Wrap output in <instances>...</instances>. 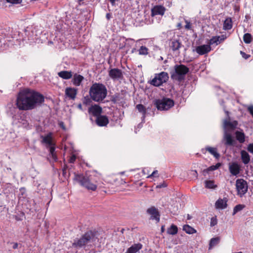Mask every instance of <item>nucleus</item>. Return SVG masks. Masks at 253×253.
<instances>
[{"label": "nucleus", "instance_id": "nucleus-1", "mask_svg": "<svg viewBox=\"0 0 253 253\" xmlns=\"http://www.w3.org/2000/svg\"><path fill=\"white\" fill-rule=\"evenodd\" d=\"M44 101L43 95L29 88L20 91L16 98V105L20 110H30Z\"/></svg>", "mask_w": 253, "mask_h": 253}, {"label": "nucleus", "instance_id": "nucleus-2", "mask_svg": "<svg viewBox=\"0 0 253 253\" xmlns=\"http://www.w3.org/2000/svg\"><path fill=\"white\" fill-rule=\"evenodd\" d=\"M96 233L95 231H88L79 238H76L72 243V247L77 249L85 248L95 241Z\"/></svg>", "mask_w": 253, "mask_h": 253}, {"label": "nucleus", "instance_id": "nucleus-3", "mask_svg": "<svg viewBox=\"0 0 253 253\" xmlns=\"http://www.w3.org/2000/svg\"><path fill=\"white\" fill-rule=\"evenodd\" d=\"M89 94L93 100L96 102H101L106 97L107 90L103 84L94 83L90 87Z\"/></svg>", "mask_w": 253, "mask_h": 253}, {"label": "nucleus", "instance_id": "nucleus-4", "mask_svg": "<svg viewBox=\"0 0 253 253\" xmlns=\"http://www.w3.org/2000/svg\"><path fill=\"white\" fill-rule=\"evenodd\" d=\"M74 180L88 190L95 191L97 188L96 182L92 179L91 175L75 173Z\"/></svg>", "mask_w": 253, "mask_h": 253}, {"label": "nucleus", "instance_id": "nucleus-5", "mask_svg": "<svg viewBox=\"0 0 253 253\" xmlns=\"http://www.w3.org/2000/svg\"><path fill=\"white\" fill-rule=\"evenodd\" d=\"M189 72V69L183 64H176L173 70L170 71L171 78L178 82L184 80L186 75Z\"/></svg>", "mask_w": 253, "mask_h": 253}, {"label": "nucleus", "instance_id": "nucleus-6", "mask_svg": "<svg viewBox=\"0 0 253 253\" xmlns=\"http://www.w3.org/2000/svg\"><path fill=\"white\" fill-rule=\"evenodd\" d=\"M154 104L159 110H168L173 106L174 101L168 98H163L155 100Z\"/></svg>", "mask_w": 253, "mask_h": 253}, {"label": "nucleus", "instance_id": "nucleus-7", "mask_svg": "<svg viewBox=\"0 0 253 253\" xmlns=\"http://www.w3.org/2000/svg\"><path fill=\"white\" fill-rule=\"evenodd\" d=\"M169 79L168 74L165 72H162L155 74V77L150 81V84L155 86H159L166 83Z\"/></svg>", "mask_w": 253, "mask_h": 253}, {"label": "nucleus", "instance_id": "nucleus-8", "mask_svg": "<svg viewBox=\"0 0 253 253\" xmlns=\"http://www.w3.org/2000/svg\"><path fill=\"white\" fill-rule=\"evenodd\" d=\"M236 188L238 195L242 197L248 191V185L247 182L244 179L240 178L236 180Z\"/></svg>", "mask_w": 253, "mask_h": 253}, {"label": "nucleus", "instance_id": "nucleus-9", "mask_svg": "<svg viewBox=\"0 0 253 253\" xmlns=\"http://www.w3.org/2000/svg\"><path fill=\"white\" fill-rule=\"evenodd\" d=\"M225 113L226 114L228 117H229V112L228 111H225ZM238 126V122L237 121H233L231 122L230 118L228 117V119H225L223 122V131L226 130L227 132H230L235 129Z\"/></svg>", "mask_w": 253, "mask_h": 253}, {"label": "nucleus", "instance_id": "nucleus-10", "mask_svg": "<svg viewBox=\"0 0 253 253\" xmlns=\"http://www.w3.org/2000/svg\"><path fill=\"white\" fill-rule=\"evenodd\" d=\"M222 142L225 146L227 147L234 146L236 143V140L231 133L226 130L223 131Z\"/></svg>", "mask_w": 253, "mask_h": 253}, {"label": "nucleus", "instance_id": "nucleus-11", "mask_svg": "<svg viewBox=\"0 0 253 253\" xmlns=\"http://www.w3.org/2000/svg\"><path fill=\"white\" fill-rule=\"evenodd\" d=\"M108 75L114 81L121 80L123 78V72L118 68L111 69L108 72Z\"/></svg>", "mask_w": 253, "mask_h": 253}, {"label": "nucleus", "instance_id": "nucleus-12", "mask_svg": "<svg viewBox=\"0 0 253 253\" xmlns=\"http://www.w3.org/2000/svg\"><path fill=\"white\" fill-rule=\"evenodd\" d=\"M146 212L151 215L150 219L155 220L157 222H159L160 220V214L158 210L154 206H152L148 208Z\"/></svg>", "mask_w": 253, "mask_h": 253}, {"label": "nucleus", "instance_id": "nucleus-13", "mask_svg": "<svg viewBox=\"0 0 253 253\" xmlns=\"http://www.w3.org/2000/svg\"><path fill=\"white\" fill-rule=\"evenodd\" d=\"M46 148L49 149V157L47 158V159L49 162L50 163H53L54 162H56L58 160V158L55 152V144L53 143L52 144V145L48 146Z\"/></svg>", "mask_w": 253, "mask_h": 253}, {"label": "nucleus", "instance_id": "nucleus-14", "mask_svg": "<svg viewBox=\"0 0 253 253\" xmlns=\"http://www.w3.org/2000/svg\"><path fill=\"white\" fill-rule=\"evenodd\" d=\"M165 11L166 8L164 6L161 5H157L154 6L151 9V15L152 17H154L157 15H163L165 12Z\"/></svg>", "mask_w": 253, "mask_h": 253}, {"label": "nucleus", "instance_id": "nucleus-15", "mask_svg": "<svg viewBox=\"0 0 253 253\" xmlns=\"http://www.w3.org/2000/svg\"><path fill=\"white\" fill-rule=\"evenodd\" d=\"M211 50V47L208 44H204L198 46L196 48V51L199 55H204L209 52Z\"/></svg>", "mask_w": 253, "mask_h": 253}, {"label": "nucleus", "instance_id": "nucleus-16", "mask_svg": "<svg viewBox=\"0 0 253 253\" xmlns=\"http://www.w3.org/2000/svg\"><path fill=\"white\" fill-rule=\"evenodd\" d=\"M102 111V108L98 105H92L88 108V113L96 117L100 115Z\"/></svg>", "mask_w": 253, "mask_h": 253}, {"label": "nucleus", "instance_id": "nucleus-17", "mask_svg": "<svg viewBox=\"0 0 253 253\" xmlns=\"http://www.w3.org/2000/svg\"><path fill=\"white\" fill-rule=\"evenodd\" d=\"M96 124L99 126H106L109 123V120L107 116L100 115L96 117L95 120Z\"/></svg>", "mask_w": 253, "mask_h": 253}, {"label": "nucleus", "instance_id": "nucleus-18", "mask_svg": "<svg viewBox=\"0 0 253 253\" xmlns=\"http://www.w3.org/2000/svg\"><path fill=\"white\" fill-rule=\"evenodd\" d=\"M41 138H42V143L45 144L46 147L52 145L54 143L52 141V133L51 132L45 136L41 135Z\"/></svg>", "mask_w": 253, "mask_h": 253}, {"label": "nucleus", "instance_id": "nucleus-19", "mask_svg": "<svg viewBox=\"0 0 253 253\" xmlns=\"http://www.w3.org/2000/svg\"><path fill=\"white\" fill-rule=\"evenodd\" d=\"M229 170L233 175L236 176L240 173V167L237 163H232L229 164Z\"/></svg>", "mask_w": 253, "mask_h": 253}, {"label": "nucleus", "instance_id": "nucleus-20", "mask_svg": "<svg viewBox=\"0 0 253 253\" xmlns=\"http://www.w3.org/2000/svg\"><path fill=\"white\" fill-rule=\"evenodd\" d=\"M124 95L117 93L111 96V100L114 103H123L125 102Z\"/></svg>", "mask_w": 253, "mask_h": 253}, {"label": "nucleus", "instance_id": "nucleus-21", "mask_svg": "<svg viewBox=\"0 0 253 253\" xmlns=\"http://www.w3.org/2000/svg\"><path fill=\"white\" fill-rule=\"evenodd\" d=\"M141 243L134 244L128 248L125 253H137L142 248Z\"/></svg>", "mask_w": 253, "mask_h": 253}, {"label": "nucleus", "instance_id": "nucleus-22", "mask_svg": "<svg viewBox=\"0 0 253 253\" xmlns=\"http://www.w3.org/2000/svg\"><path fill=\"white\" fill-rule=\"evenodd\" d=\"M77 94V89L72 87H67L65 89V94L71 99H75Z\"/></svg>", "mask_w": 253, "mask_h": 253}, {"label": "nucleus", "instance_id": "nucleus-23", "mask_svg": "<svg viewBox=\"0 0 253 253\" xmlns=\"http://www.w3.org/2000/svg\"><path fill=\"white\" fill-rule=\"evenodd\" d=\"M181 46V43L177 39H172L169 43V46L173 51L178 50Z\"/></svg>", "mask_w": 253, "mask_h": 253}, {"label": "nucleus", "instance_id": "nucleus-24", "mask_svg": "<svg viewBox=\"0 0 253 253\" xmlns=\"http://www.w3.org/2000/svg\"><path fill=\"white\" fill-rule=\"evenodd\" d=\"M227 199L224 198L223 199H219L215 204V206L216 209H224L227 206Z\"/></svg>", "mask_w": 253, "mask_h": 253}, {"label": "nucleus", "instance_id": "nucleus-25", "mask_svg": "<svg viewBox=\"0 0 253 253\" xmlns=\"http://www.w3.org/2000/svg\"><path fill=\"white\" fill-rule=\"evenodd\" d=\"M84 79V77L83 76L78 74H75L73 76L72 82L75 86H80Z\"/></svg>", "mask_w": 253, "mask_h": 253}, {"label": "nucleus", "instance_id": "nucleus-26", "mask_svg": "<svg viewBox=\"0 0 253 253\" xmlns=\"http://www.w3.org/2000/svg\"><path fill=\"white\" fill-rule=\"evenodd\" d=\"M58 75L59 77L65 80L70 79L73 76L72 72L68 71H62L59 72L58 73Z\"/></svg>", "mask_w": 253, "mask_h": 253}, {"label": "nucleus", "instance_id": "nucleus-27", "mask_svg": "<svg viewBox=\"0 0 253 253\" xmlns=\"http://www.w3.org/2000/svg\"><path fill=\"white\" fill-rule=\"evenodd\" d=\"M241 159L243 163L245 165L248 164L251 160V157L249 154L245 150H242L241 152Z\"/></svg>", "mask_w": 253, "mask_h": 253}, {"label": "nucleus", "instance_id": "nucleus-28", "mask_svg": "<svg viewBox=\"0 0 253 253\" xmlns=\"http://www.w3.org/2000/svg\"><path fill=\"white\" fill-rule=\"evenodd\" d=\"M205 150L208 151L216 159H218L220 157V154L217 152V150L216 148L207 146L205 147Z\"/></svg>", "mask_w": 253, "mask_h": 253}, {"label": "nucleus", "instance_id": "nucleus-29", "mask_svg": "<svg viewBox=\"0 0 253 253\" xmlns=\"http://www.w3.org/2000/svg\"><path fill=\"white\" fill-rule=\"evenodd\" d=\"M236 138L240 143H243L245 141V135L243 132L236 131L235 132Z\"/></svg>", "mask_w": 253, "mask_h": 253}, {"label": "nucleus", "instance_id": "nucleus-30", "mask_svg": "<svg viewBox=\"0 0 253 253\" xmlns=\"http://www.w3.org/2000/svg\"><path fill=\"white\" fill-rule=\"evenodd\" d=\"M178 228L177 227L174 225L172 224L169 228L167 230V233L168 234L174 235L177 233Z\"/></svg>", "mask_w": 253, "mask_h": 253}, {"label": "nucleus", "instance_id": "nucleus-31", "mask_svg": "<svg viewBox=\"0 0 253 253\" xmlns=\"http://www.w3.org/2000/svg\"><path fill=\"white\" fill-rule=\"evenodd\" d=\"M183 230L185 231V232L189 234H192L196 232V230L191 227L188 224L184 225L183 226Z\"/></svg>", "mask_w": 253, "mask_h": 253}, {"label": "nucleus", "instance_id": "nucleus-32", "mask_svg": "<svg viewBox=\"0 0 253 253\" xmlns=\"http://www.w3.org/2000/svg\"><path fill=\"white\" fill-rule=\"evenodd\" d=\"M223 28L225 30H230L232 28V20L230 18H226L224 21Z\"/></svg>", "mask_w": 253, "mask_h": 253}, {"label": "nucleus", "instance_id": "nucleus-33", "mask_svg": "<svg viewBox=\"0 0 253 253\" xmlns=\"http://www.w3.org/2000/svg\"><path fill=\"white\" fill-rule=\"evenodd\" d=\"M20 193L19 194V200L24 199L27 197L26 190L25 187H21L19 189Z\"/></svg>", "mask_w": 253, "mask_h": 253}, {"label": "nucleus", "instance_id": "nucleus-34", "mask_svg": "<svg viewBox=\"0 0 253 253\" xmlns=\"http://www.w3.org/2000/svg\"><path fill=\"white\" fill-rule=\"evenodd\" d=\"M219 38L220 37H216V36L213 37L209 41V42L208 43V44H209L208 45H210L211 46V45H212V44H215L216 45L218 44L219 43H220Z\"/></svg>", "mask_w": 253, "mask_h": 253}, {"label": "nucleus", "instance_id": "nucleus-35", "mask_svg": "<svg viewBox=\"0 0 253 253\" xmlns=\"http://www.w3.org/2000/svg\"><path fill=\"white\" fill-rule=\"evenodd\" d=\"M136 108H137V109L138 110V111L139 112L142 113L143 116L144 118L145 114L146 113V109H145V107H144V106L142 104H140L137 105L136 106Z\"/></svg>", "mask_w": 253, "mask_h": 253}, {"label": "nucleus", "instance_id": "nucleus-36", "mask_svg": "<svg viewBox=\"0 0 253 253\" xmlns=\"http://www.w3.org/2000/svg\"><path fill=\"white\" fill-rule=\"evenodd\" d=\"M243 40L246 43H251L252 40L251 35L249 33H246L244 34L243 37Z\"/></svg>", "mask_w": 253, "mask_h": 253}, {"label": "nucleus", "instance_id": "nucleus-37", "mask_svg": "<svg viewBox=\"0 0 253 253\" xmlns=\"http://www.w3.org/2000/svg\"><path fill=\"white\" fill-rule=\"evenodd\" d=\"M219 241H220L219 237L211 238V239L210 242V247H212L215 246V245H217L219 243Z\"/></svg>", "mask_w": 253, "mask_h": 253}, {"label": "nucleus", "instance_id": "nucleus-38", "mask_svg": "<svg viewBox=\"0 0 253 253\" xmlns=\"http://www.w3.org/2000/svg\"><path fill=\"white\" fill-rule=\"evenodd\" d=\"M205 187L207 188L211 189L214 188L216 186L214 185L213 181L206 180L205 181Z\"/></svg>", "mask_w": 253, "mask_h": 253}, {"label": "nucleus", "instance_id": "nucleus-39", "mask_svg": "<svg viewBox=\"0 0 253 253\" xmlns=\"http://www.w3.org/2000/svg\"><path fill=\"white\" fill-rule=\"evenodd\" d=\"M148 49L145 46H140L139 49V54L140 55H146L148 54Z\"/></svg>", "mask_w": 253, "mask_h": 253}, {"label": "nucleus", "instance_id": "nucleus-40", "mask_svg": "<svg viewBox=\"0 0 253 253\" xmlns=\"http://www.w3.org/2000/svg\"><path fill=\"white\" fill-rule=\"evenodd\" d=\"M244 207V205L240 204L236 205L234 208L233 215H235L237 212L242 210Z\"/></svg>", "mask_w": 253, "mask_h": 253}, {"label": "nucleus", "instance_id": "nucleus-41", "mask_svg": "<svg viewBox=\"0 0 253 253\" xmlns=\"http://www.w3.org/2000/svg\"><path fill=\"white\" fill-rule=\"evenodd\" d=\"M91 98H90L88 96H86L84 97L83 100V104L85 105H89L92 102Z\"/></svg>", "mask_w": 253, "mask_h": 253}, {"label": "nucleus", "instance_id": "nucleus-42", "mask_svg": "<svg viewBox=\"0 0 253 253\" xmlns=\"http://www.w3.org/2000/svg\"><path fill=\"white\" fill-rule=\"evenodd\" d=\"M221 166L220 163H217L215 165H213L209 167V170L211 171L218 169Z\"/></svg>", "mask_w": 253, "mask_h": 253}, {"label": "nucleus", "instance_id": "nucleus-43", "mask_svg": "<svg viewBox=\"0 0 253 253\" xmlns=\"http://www.w3.org/2000/svg\"><path fill=\"white\" fill-rule=\"evenodd\" d=\"M217 223V219L215 217H212L211 219L210 225L212 227L216 225Z\"/></svg>", "mask_w": 253, "mask_h": 253}, {"label": "nucleus", "instance_id": "nucleus-44", "mask_svg": "<svg viewBox=\"0 0 253 253\" xmlns=\"http://www.w3.org/2000/svg\"><path fill=\"white\" fill-rule=\"evenodd\" d=\"M8 3L12 4H20L22 2V0H6Z\"/></svg>", "mask_w": 253, "mask_h": 253}, {"label": "nucleus", "instance_id": "nucleus-45", "mask_svg": "<svg viewBox=\"0 0 253 253\" xmlns=\"http://www.w3.org/2000/svg\"><path fill=\"white\" fill-rule=\"evenodd\" d=\"M11 244H12V245H13L12 246L13 249H18L19 245H20V247L22 246L21 244H19L18 243H15V242H12Z\"/></svg>", "mask_w": 253, "mask_h": 253}, {"label": "nucleus", "instance_id": "nucleus-46", "mask_svg": "<svg viewBox=\"0 0 253 253\" xmlns=\"http://www.w3.org/2000/svg\"><path fill=\"white\" fill-rule=\"evenodd\" d=\"M248 150L250 153L253 154V143L249 144L248 146Z\"/></svg>", "mask_w": 253, "mask_h": 253}, {"label": "nucleus", "instance_id": "nucleus-47", "mask_svg": "<svg viewBox=\"0 0 253 253\" xmlns=\"http://www.w3.org/2000/svg\"><path fill=\"white\" fill-rule=\"evenodd\" d=\"M211 171L209 170V168L206 169H204L203 171H202V173L203 174L206 176L207 174H208L209 173V172H210Z\"/></svg>", "mask_w": 253, "mask_h": 253}, {"label": "nucleus", "instance_id": "nucleus-48", "mask_svg": "<svg viewBox=\"0 0 253 253\" xmlns=\"http://www.w3.org/2000/svg\"><path fill=\"white\" fill-rule=\"evenodd\" d=\"M248 110L253 117V105H251L248 107Z\"/></svg>", "mask_w": 253, "mask_h": 253}, {"label": "nucleus", "instance_id": "nucleus-49", "mask_svg": "<svg viewBox=\"0 0 253 253\" xmlns=\"http://www.w3.org/2000/svg\"><path fill=\"white\" fill-rule=\"evenodd\" d=\"M241 53V54L242 55V57L243 58H244L245 59H248L250 56V55H248V54H246L245 52H244L243 51H241L240 52Z\"/></svg>", "mask_w": 253, "mask_h": 253}, {"label": "nucleus", "instance_id": "nucleus-50", "mask_svg": "<svg viewBox=\"0 0 253 253\" xmlns=\"http://www.w3.org/2000/svg\"><path fill=\"white\" fill-rule=\"evenodd\" d=\"M185 22L186 23V25L185 26V29H188V30L191 29V27L190 23L189 22H188L187 20H186Z\"/></svg>", "mask_w": 253, "mask_h": 253}, {"label": "nucleus", "instance_id": "nucleus-51", "mask_svg": "<svg viewBox=\"0 0 253 253\" xmlns=\"http://www.w3.org/2000/svg\"><path fill=\"white\" fill-rule=\"evenodd\" d=\"M219 38V42H220V43L223 41L225 39H226V36H224V35H221V36H218Z\"/></svg>", "mask_w": 253, "mask_h": 253}, {"label": "nucleus", "instance_id": "nucleus-52", "mask_svg": "<svg viewBox=\"0 0 253 253\" xmlns=\"http://www.w3.org/2000/svg\"><path fill=\"white\" fill-rule=\"evenodd\" d=\"M167 186V184L165 183H163V184H159V185H158L157 186V188H162V187H166Z\"/></svg>", "mask_w": 253, "mask_h": 253}, {"label": "nucleus", "instance_id": "nucleus-53", "mask_svg": "<svg viewBox=\"0 0 253 253\" xmlns=\"http://www.w3.org/2000/svg\"><path fill=\"white\" fill-rule=\"evenodd\" d=\"M158 173V170H155L149 176H157V174Z\"/></svg>", "mask_w": 253, "mask_h": 253}, {"label": "nucleus", "instance_id": "nucleus-54", "mask_svg": "<svg viewBox=\"0 0 253 253\" xmlns=\"http://www.w3.org/2000/svg\"><path fill=\"white\" fill-rule=\"evenodd\" d=\"M192 171L193 172V174L195 176V177L196 178H197L198 176V174L197 171L196 170H192Z\"/></svg>", "mask_w": 253, "mask_h": 253}, {"label": "nucleus", "instance_id": "nucleus-55", "mask_svg": "<svg viewBox=\"0 0 253 253\" xmlns=\"http://www.w3.org/2000/svg\"><path fill=\"white\" fill-rule=\"evenodd\" d=\"M76 159V157L75 156H73L70 158V162L71 163H73L74 162V161H75Z\"/></svg>", "mask_w": 253, "mask_h": 253}, {"label": "nucleus", "instance_id": "nucleus-56", "mask_svg": "<svg viewBox=\"0 0 253 253\" xmlns=\"http://www.w3.org/2000/svg\"><path fill=\"white\" fill-rule=\"evenodd\" d=\"M59 126L61 127L63 129H65V127L64 126V123L62 122L59 123Z\"/></svg>", "mask_w": 253, "mask_h": 253}, {"label": "nucleus", "instance_id": "nucleus-57", "mask_svg": "<svg viewBox=\"0 0 253 253\" xmlns=\"http://www.w3.org/2000/svg\"><path fill=\"white\" fill-rule=\"evenodd\" d=\"M111 15L110 13H108L106 14V17L108 20H109L111 18Z\"/></svg>", "mask_w": 253, "mask_h": 253}, {"label": "nucleus", "instance_id": "nucleus-58", "mask_svg": "<svg viewBox=\"0 0 253 253\" xmlns=\"http://www.w3.org/2000/svg\"><path fill=\"white\" fill-rule=\"evenodd\" d=\"M177 28L179 29L182 27V24L181 23H178L176 26Z\"/></svg>", "mask_w": 253, "mask_h": 253}, {"label": "nucleus", "instance_id": "nucleus-59", "mask_svg": "<svg viewBox=\"0 0 253 253\" xmlns=\"http://www.w3.org/2000/svg\"><path fill=\"white\" fill-rule=\"evenodd\" d=\"M62 171H63V175H64L66 173V168L64 167L62 169Z\"/></svg>", "mask_w": 253, "mask_h": 253}, {"label": "nucleus", "instance_id": "nucleus-60", "mask_svg": "<svg viewBox=\"0 0 253 253\" xmlns=\"http://www.w3.org/2000/svg\"><path fill=\"white\" fill-rule=\"evenodd\" d=\"M165 226L164 225H163L162 227H161V232H164L165 231Z\"/></svg>", "mask_w": 253, "mask_h": 253}, {"label": "nucleus", "instance_id": "nucleus-61", "mask_svg": "<svg viewBox=\"0 0 253 253\" xmlns=\"http://www.w3.org/2000/svg\"><path fill=\"white\" fill-rule=\"evenodd\" d=\"M78 108H79L80 109H82V104H79L78 105Z\"/></svg>", "mask_w": 253, "mask_h": 253}, {"label": "nucleus", "instance_id": "nucleus-62", "mask_svg": "<svg viewBox=\"0 0 253 253\" xmlns=\"http://www.w3.org/2000/svg\"><path fill=\"white\" fill-rule=\"evenodd\" d=\"M191 218V216L189 214H187V219H190Z\"/></svg>", "mask_w": 253, "mask_h": 253}, {"label": "nucleus", "instance_id": "nucleus-63", "mask_svg": "<svg viewBox=\"0 0 253 253\" xmlns=\"http://www.w3.org/2000/svg\"><path fill=\"white\" fill-rule=\"evenodd\" d=\"M27 32H28V30L26 29L25 30V33H26Z\"/></svg>", "mask_w": 253, "mask_h": 253}, {"label": "nucleus", "instance_id": "nucleus-64", "mask_svg": "<svg viewBox=\"0 0 253 253\" xmlns=\"http://www.w3.org/2000/svg\"><path fill=\"white\" fill-rule=\"evenodd\" d=\"M204 149H202V151L203 152V153H205V152H204Z\"/></svg>", "mask_w": 253, "mask_h": 253}]
</instances>
